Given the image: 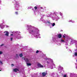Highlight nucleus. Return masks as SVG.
<instances>
[{"label":"nucleus","mask_w":77,"mask_h":77,"mask_svg":"<svg viewBox=\"0 0 77 77\" xmlns=\"http://www.w3.org/2000/svg\"><path fill=\"white\" fill-rule=\"evenodd\" d=\"M24 60H25V61H26V63H27V65L28 66H30V65H32V64L30 63H29L30 61V59H29V58H25Z\"/></svg>","instance_id":"1"},{"label":"nucleus","mask_w":77,"mask_h":77,"mask_svg":"<svg viewBox=\"0 0 77 77\" xmlns=\"http://www.w3.org/2000/svg\"><path fill=\"white\" fill-rule=\"evenodd\" d=\"M36 31L35 29H30L29 30V33H35Z\"/></svg>","instance_id":"2"},{"label":"nucleus","mask_w":77,"mask_h":77,"mask_svg":"<svg viewBox=\"0 0 77 77\" xmlns=\"http://www.w3.org/2000/svg\"><path fill=\"white\" fill-rule=\"evenodd\" d=\"M37 65L38 67H39V68H43V67H44V66L41 65V63H38Z\"/></svg>","instance_id":"3"},{"label":"nucleus","mask_w":77,"mask_h":77,"mask_svg":"<svg viewBox=\"0 0 77 77\" xmlns=\"http://www.w3.org/2000/svg\"><path fill=\"white\" fill-rule=\"evenodd\" d=\"M4 33H6V34L5 35V36H9V32H8L5 31Z\"/></svg>","instance_id":"4"},{"label":"nucleus","mask_w":77,"mask_h":77,"mask_svg":"<svg viewBox=\"0 0 77 77\" xmlns=\"http://www.w3.org/2000/svg\"><path fill=\"white\" fill-rule=\"evenodd\" d=\"M46 74H47V73L45 72H43L42 73V75L43 77H45V76L46 75Z\"/></svg>","instance_id":"5"},{"label":"nucleus","mask_w":77,"mask_h":77,"mask_svg":"<svg viewBox=\"0 0 77 77\" xmlns=\"http://www.w3.org/2000/svg\"><path fill=\"white\" fill-rule=\"evenodd\" d=\"M62 35L61 34H59L58 35V38H62Z\"/></svg>","instance_id":"6"},{"label":"nucleus","mask_w":77,"mask_h":77,"mask_svg":"<svg viewBox=\"0 0 77 77\" xmlns=\"http://www.w3.org/2000/svg\"><path fill=\"white\" fill-rule=\"evenodd\" d=\"M14 72H17V71H19V70L17 69H14Z\"/></svg>","instance_id":"7"},{"label":"nucleus","mask_w":77,"mask_h":77,"mask_svg":"<svg viewBox=\"0 0 77 77\" xmlns=\"http://www.w3.org/2000/svg\"><path fill=\"white\" fill-rule=\"evenodd\" d=\"M34 9H35V10H37V9H38V7L36 6H35L34 7Z\"/></svg>","instance_id":"8"},{"label":"nucleus","mask_w":77,"mask_h":77,"mask_svg":"<svg viewBox=\"0 0 77 77\" xmlns=\"http://www.w3.org/2000/svg\"><path fill=\"white\" fill-rule=\"evenodd\" d=\"M19 56L20 57H22V56H23V54H20L19 55Z\"/></svg>","instance_id":"9"},{"label":"nucleus","mask_w":77,"mask_h":77,"mask_svg":"<svg viewBox=\"0 0 77 77\" xmlns=\"http://www.w3.org/2000/svg\"><path fill=\"white\" fill-rule=\"evenodd\" d=\"M75 56H77V52H75Z\"/></svg>","instance_id":"10"},{"label":"nucleus","mask_w":77,"mask_h":77,"mask_svg":"<svg viewBox=\"0 0 77 77\" xmlns=\"http://www.w3.org/2000/svg\"><path fill=\"white\" fill-rule=\"evenodd\" d=\"M61 42H64V40L62 39H61Z\"/></svg>","instance_id":"11"},{"label":"nucleus","mask_w":77,"mask_h":77,"mask_svg":"<svg viewBox=\"0 0 77 77\" xmlns=\"http://www.w3.org/2000/svg\"><path fill=\"white\" fill-rule=\"evenodd\" d=\"M47 23H48V24H51V23H50V22L49 21H48L47 22Z\"/></svg>","instance_id":"12"},{"label":"nucleus","mask_w":77,"mask_h":77,"mask_svg":"<svg viewBox=\"0 0 77 77\" xmlns=\"http://www.w3.org/2000/svg\"><path fill=\"white\" fill-rule=\"evenodd\" d=\"M55 26V23H53L52 24V26Z\"/></svg>","instance_id":"13"},{"label":"nucleus","mask_w":77,"mask_h":77,"mask_svg":"<svg viewBox=\"0 0 77 77\" xmlns=\"http://www.w3.org/2000/svg\"><path fill=\"white\" fill-rule=\"evenodd\" d=\"M3 54V52L2 51H0V54Z\"/></svg>","instance_id":"14"},{"label":"nucleus","mask_w":77,"mask_h":77,"mask_svg":"<svg viewBox=\"0 0 77 77\" xmlns=\"http://www.w3.org/2000/svg\"><path fill=\"white\" fill-rule=\"evenodd\" d=\"M39 53V51L37 50L36 52V53Z\"/></svg>","instance_id":"15"},{"label":"nucleus","mask_w":77,"mask_h":77,"mask_svg":"<svg viewBox=\"0 0 77 77\" xmlns=\"http://www.w3.org/2000/svg\"><path fill=\"white\" fill-rule=\"evenodd\" d=\"M67 76L66 75H64V76H63V77H66Z\"/></svg>","instance_id":"16"},{"label":"nucleus","mask_w":77,"mask_h":77,"mask_svg":"<svg viewBox=\"0 0 77 77\" xmlns=\"http://www.w3.org/2000/svg\"><path fill=\"white\" fill-rule=\"evenodd\" d=\"M0 63H1L2 65L3 64V63L1 61H0Z\"/></svg>","instance_id":"17"},{"label":"nucleus","mask_w":77,"mask_h":77,"mask_svg":"<svg viewBox=\"0 0 77 77\" xmlns=\"http://www.w3.org/2000/svg\"><path fill=\"white\" fill-rule=\"evenodd\" d=\"M47 63H48V64H49V63H50L49 62L47 61Z\"/></svg>","instance_id":"18"},{"label":"nucleus","mask_w":77,"mask_h":77,"mask_svg":"<svg viewBox=\"0 0 77 77\" xmlns=\"http://www.w3.org/2000/svg\"><path fill=\"white\" fill-rule=\"evenodd\" d=\"M15 14H16V15H18V12H15Z\"/></svg>","instance_id":"19"},{"label":"nucleus","mask_w":77,"mask_h":77,"mask_svg":"<svg viewBox=\"0 0 77 77\" xmlns=\"http://www.w3.org/2000/svg\"><path fill=\"white\" fill-rule=\"evenodd\" d=\"M12 39H13V38H11V41H12Z\"/></svg>","instance_id":"20"},{"label":"nucleus","mask_w":77,"mask_h":77,"mask_svg":"<svg viewBox=\"0 0 77 77\" xmlns=\"http://www.w3.org/2000/svg\"><path fill=\"white\" fill-rule=\"evenodd\" d=\"M63 37L64 38H66V37H65V35H63Z\"/></svg>","instance_id":"21"},{"label":"nucleus","mask_w":77,"mask_h":77,"mask_svg":"<svg viewBox=\"0 0 77 77\" xmlns=\"http://www.w3.org/2000/svg\"><path fill=\"white\" fill-rule=\"evenodd\" d=\"M14 64H11L12 66H14Z\"/></svg>","instance_id":"22"},{"label":"nucleus","mask_w":77,"mask_h":77,"mask_svg":"<svg viewBox=\"0 0 77 77\" xmlns=\"http://www.w3.org/2000/svg\"><path fill=\"white\" fill-rule=\"evenodd\" d=\"M3 44H2L1 45V47H2V46H3Z\"/></svg>","instance_id":"23"},{"label":"nucleus","mask_w":77,"mask_h":77,"mask_svg":"<svg viewBox=\"0 0 77 77\" xmlns=\"http://www.w3.org/2000/svg\"><path fill=\"white\" fill-rule=\"evenodd\" d=\"M41 8L42 9L43 8L42 7H41Z\"/></svg>","instance_id":"24"},{"label":"nucleus","mask_w":77,"mask_h":77,"mask_svg":"<svg viewBox=\"0 0 77 77\" xmlns=\"http://www.w3.org/2000/svg\"><path fill=\"white\" fill-rule=\"evenodd\" d=\"M11 36H13V34H11Z\"/></svg>","instance_id":"25"},{"label":"nucleus","mask_w":77,"mask_h":77,"mask_svg":"<svg viewBox=\"0 0 77 77\" xmlns=\"http://www.w3.org/2000/svg\"><path fill=\"white\" fill-rule=\"evenodd\" d=\"M6 27H9V26H6Z\"/></svg>","instance_id":"26"},{"label":"nucleus","mask_w":77,"mask_h":77,"mask_svg":"<svg viewBox=\"0 0 77 77\" xmlns=\"http://www.w3.org/2000/svg\"><path fill=\"white\" fill-rule=\"evenodd\" d=\"M60 15L61 16H62V14H60Z\"/></svg>","instance_id":"27"},{"label":"nucleus","mask_w":77,"mask_h":77,"mask_svg":"<svg viewBox=\"0 0 77 77\" xmlns=\"http://www.w3.org/2000/svg\"><path fill=\"white\" fill-rule=\"evenodd\" d=\"M2 71V70H0V71Z\"/></svg>","instance_id":"28"},{"label":"nucleus","mask_w":77,"mask_h":77,"mask_svg":"<svg viewBox=\"0 0 77 77\" xmlns=\"http://www.w3.org/2000/svg\"><path fill=\"white\" fill-rule=\"evenodd\" d=\"M16 55H17V56H18V55L17 54H16Z\"/></svg>","instance_id":"29"}]
</instances>
